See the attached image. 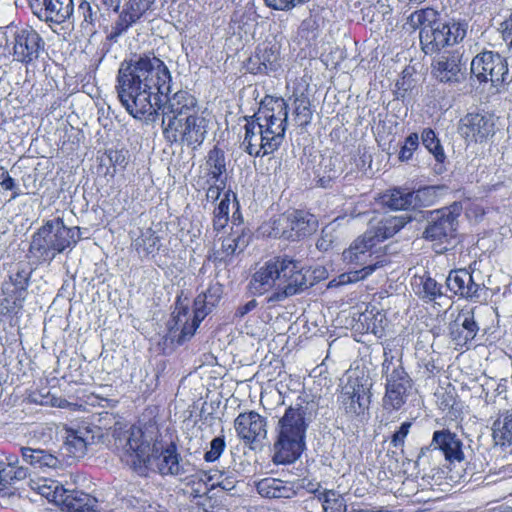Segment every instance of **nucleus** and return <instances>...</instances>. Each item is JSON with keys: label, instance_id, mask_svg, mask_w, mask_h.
I'll list each match as a JSON object with an SVG mask.
<instances>
[{"label": "nucleus", "instance_id": "nucleus-1", "mask_svg": "<svg viewBox=\"0 0 512 512\" xmlns=\"http://www.w3.org/2000/svg\"><path fill=\"white\" fill-rule=\"evenodd\" d=\"M171 74L165 63L154 54H144L120 64L116 91L122 106L135 119L150 117L162 110V127L167 120L183 118L199 111L197 99L188 91L172 96Z\"/></svg>", "mask_w": 512, "mask_h": 512}, {"label": "nucleus", "instance_id": "nucleus-2", "mask_svg": "<svg viewBox=\"0 0 512 512\" xmlns=\"http://www.w3.org/2000/svg\"><path fill=\"white\" fill-rule=\"evenodd\" d=\"M309 270L298 261L274 257L264 262L252 275L249 289L253 295L269 294L268 304L274 305L312 286Z\"/></svg>", "mask_w": 512, "mask_h": 512}, {"label": "nucleus", "instance_id": "nucleus-3", "mask_svg": "<svg viewBox=\"0 0 512 512\" xmlns=\"http://www.w3.org/2000/svg\"><path fill=\"white\" fill-rule=\"evenodd\" d=\"M288 118L284 99L266 96L260 109L247 120L242 148L250 156L264 157L272 154L282 144Z\"/></svg>", "mask_w": 512, "mask_h": 512}, {"label": "nucleus", "instance_id": "nucleus-4", "mask_svg": "<svg viewBox=\"0 0 512 512\" xmlns=\"http://www.w3.org/2000/svg\"><path fill=\"white\" fill-rule=\"evenodd\" d=\"M152 437H148L140 427L133 426L119 439L123 448V461L136 473L145 476L155 471L163 476H182L190 472V464L183 462L176 446L170 444L159 454H151Z\"/></svg>", "mask_w": 512, "mask_h": 512}, {"label": "nucleus", "instance_id": "nucleus-5", "mask_svg": "<svg viewBox=\"0 0 512 512\" xmlns=\"http://www.w3.org/2000/svg\"><path fill=\"white\" fill-rule=\"evenodd\" d=\"M310 410L308 403H297L286 409L278 422L277 439L273 445L274 463L290 464L300 457L311 419Z\"/></svg>", "mask_w": 512, "mask_h": 512}, {"label": "nucleus", "instance_id": "nucleus-6", "mask_svg": "<svg viewBox=\"0 0 512 512\" xmlns=\"http://www.w3.org/2000/svg\"><path fill=\"white\" fill-rule=\"evenodd\" d=\"M81 240L79 227H68L60 217L45 220L31 237L29 252L40 262L51 263L58 254L72 251Z\"/></svg>", "mask_w": 512, "mask_h": 512}, {"label": "nucleus", "instance_id": "nucleus-7", "mask_svg": "<svg viewBox=\"0 0 512 512\" xmlns=\"http://www.w3.org/2000/svg\"><path fill=\"white\" fill-rule=\"evenodd\" d=\"M375 245V235H372V231L368 230L343 252L342 256L345 263L363 267L341 274L338 277L336 285H345L363 280L371 275L378 267L383 266L382 261L374 263L368 261L371 257L370 251Z\"/></svg>", "mask_w": 512, "mask_h": 512}, {"label": "nucleus", "instance_id": "nucleus-8", "mask_svg": "<svg viewBox=\"0 0 512 512\" xmlns=\"http://www.w3.org/2000/svg\"><path fill=\"white\" fill-rule=\"evenodd\" d=\"M382 372L386 381L383 405L386 409L399 410L411 393L413 380L403 368L400 360L395 361L393 356L388 357L386 354Z\"/></svg>", "mask_w": 512, "mask_h": 512}, {"label": "nucleus", "instance_id": "nucleus-9", "mask_svg": "<svg viewBox=\"0 0 512 512\" xmlns=\"http://www.w3.org/2000/svg\"><path fill=\"white\" fill-rule=\"evenodd\" d=\"M163 136L170 143L181 142L189 147L200 146L207 135L208 120L199 111L183 118L167 120Z\"/></svg>", "mask_w": 512, "mask_h": 512}, {"label": "nucleus", "instance_id": "nucleus-10", "mask_svg": "<svg viewBox=\"0 0 512 512\" xmlns=\"http://www.w3.org/2000/svg\"><path fill=\"white\" fill-rule=\"evenodd\" d=\"M465 21L452 20L450 22L441 19L434 25L420 30V42L426 54L434 53L440 49L462 41L467 33Z\"/></svg>", "mask_w": 512, "mask_h": 512}, {"label": "nucleus", "instance_id": "nucleus-11", "mask_svg": "<svg viewBox=\"0 0 512 512\" xmlns=\"http://www.w3.org/2000/svg\"><path fill=\"white\" fill-rule=\"evenodd\" d=\"M470 69L478 81L491 82L494 87L506 83L509 72L506 59L493 51L477 54L471 62Z\"/></svg>", "mask_w": 512, "mask_h": 512}, {"label": "nucleus", "instance_id": "nucleus-12", "mask_svg": "<svg viewBox=\"0 0 512 512\" xmlns=\"http://www.w3.org/2000/svg\"><path fill=\"white\" fill-rule=\"evenodd\" d=\"M31 271L25 266H17L15 272L9 275V280L2 284V293L5 296L1 302L3 313L15 312L23 307L27 296Z\"/></svg>", "mask_w": 512, "mask_h": 512}, {"label": "nucleus", "instance_id": "nucleus-13", "mask_svg": "<svg viewBox=\"0 0 512 512\" xmlns=\"http://www.w3.org/2000/svg\"><path fill=\"white\" fill-rule=\"evenodd\" d=\"M11 44L14 59L26 65L37 60L45 48L43 38L31 27L16 29Z\"/></svg>", "mask_w": 512, "mask_h": 512}, {"label": "nucleus", "instance_id": "nucleus-14", "mask_svg": "<svg viewBox=\"0 0 512 512\" xmlns=\"http://www.w3.org/2000/svg\"><path fill=\"white\" fill-rule=\"evenodd\" d=\"M446 284L455 295L465 299L478 300L484 289L480 272L476 273L472 266L450 271Z\"/></svg>", "mask_w": 512, "mask_h": 512}, {"label": "nucleus", "instance_id": "nucleus-15", "mask_svg": "<svg viewBox=\"0 0 512 512\" xmlns=\"http://www.w3.org/2000/svg\"><path fill=\"white\" fill-rule=\"evenodd\" d=\"M100 428L89 423L72 425L65 430L64 449L73 458H83L95 439L99 436Z\"/></svg>", "mask_w": 512, "mask_h": 512}, {"label": "nucleus", "instance_id": "nucleus-16", "mask_svg": "<svg viewBox=\"0 0 512 512\" xmlns=\"http://www.w3.org/2000/svg\"><path fill=\"white\" fill-rule=\"evenodd\" d=\"M494 126L491 115L468 113L461 118L458 131L467 142L482 143L494 135Z\"/></svg>", "mask_w": 512, "mask_h": 512}, {"label": "nucleus", "instance_id": "nucleus-17", "mask_svg": "<svg viewBox=\"0 0 512 512\" xmlns=\"http://www.w3.org/2000/svg\"><path fill=\"white\" fill-rule=\"evenodd\" d=\"M458 214L450 208H444L434 212L424 231V237L440 243L448 242L455 237Z\"/></svg>", "mask_w": 512, "mask_h": 512}, {"label": "nucleus", "instance_id": "nucleus-18", "mask_svg": "<svg viewBox=\"0 0 512 512\" xmlns=\"http://www.w3.org/2000/svg\"><path fill=\"white\" fill-rule=\"evenodd\" d=\"M30 6L41 21L57 25L69 20L74 11L73 0H31Z\"/></svg>", "mask_w": 512, "mask_h": 512}, {"label": "nucleus", "instance_id": "nucleus-19", "mask_svg": "<svg viewBox=\"0 0 512 512\" xmlns=\"http://www.w3.org/2000/svg\"><path fill=\"white\" fill-rule=\"evenodd\" d=\"M267 420L255 411L240 413L234 420L237 436L245 443L259 442L267 436Z\"/></svg>", "mask_w": 512, "mask_h": 512}, {"label": "nucleus", "instance_id": "nucleus-20", "mask_svg": "<svg viewBox=\"0 0 512 512\" xmlns=\"http://www.w3.org/2000/svg\"><path fill=\"white\" fill-rule=\"evenodd\" d=\"M479 325L475 321L473 309H462L450 326V337L456 349H462L475 338Z\"/></svg>", "mask_w": 512, "mask_h": 512}, {"label": "nucleus", "instance_id": "nucleus-21", "mask_svg": "<svg viewBox=\"0 0 512 512\" xmlns=\"http://www.w3.org/2000/svg\"><path fill=\"white\" fill-rule=\"evenodd\" d=\"M433 447L441 452L449 463H461L465 460L462 439L449 429L436 430L433 433Z\"/></svg>", "mask_w": 512, "mask_h": 512}, {"label": "nucleus", "instance_id": "nucleus-22", "mask_svg": "<svg viewBox=\"0 0 512 512\" xmlns=\"http://www.w3.org/2000/svg\"><path fill=\"white\" fill-rule=\"evenodd\" d=\"M341 402L347 413L360 415L368 408L370 396L362 384L349 382L343 388Z\"/></svg>", "mask_w": 512, "mask_h": 512}, {"label": "nucleus", "instance_id": "nucleus-23", "mask_svg": "<svg viewBox=\"0 0 512 512\" xmlns=\"http://www.w3.org/2000/svg\"><path fill=\"white\" fill-rule=\"evenodd\" d=\"M60 504L67 512H98L97 499L80 490H59Z\"/></svg>", "mask_w": 512, "mask_h": 512}, {"label": "nucleus", "instance_id": "nucleus-24", "mask_svg": "<svg viewBox=\"0 0 512 512\" xmlns=\"http://www.w3.org/2000/svg\"><path fill=\"white\" fill-rule=\"evenodd\" d=\"M435 76L441 82L458 83L464 78L459 55L442 56L434 66Z\"/></svg>", "mask_w": 512, "mask_h": 512}, {"label": "nucleus", "instance_id": "nucleus-25", "mask_svg": "<svg viewBox=\"0 0 512 512\" xmlns=\"http://www.w3.org/2000/svg\"><path fill=\"white\" fill-rule=\"evenodd\" d=\"M155 0H129L126 9L120 14L115 26V33L121 34L126 31L133 23L151 9Z\"/></svg>", "mask_w": 512, "mask_h": 512}, {"label": "nucleus", "instance_id": "nucleus-26", "mask_svg": "<svg viewBox=\"0 0 512 512\" xmlns=\"http://www.w3.org/2000/svg\"><path fill=\"white\" fill-rule=\"evenodd\" d=\"M282 223H291L292 232H295V240L316 231L318 221L316 217L302 210H295L282 214Z\"/></svg>", "mask_w": 512, "mask_h": 512}, {"label": "nucleus", "instance_id": "nucleus-27", "mask_svg": "<svg viewBox=\"0 0 512 512\" xmlns=\"http://www.w3.org/2000/svg\"><path fill=\"white\" fill-rule=\"evenodd\" d=\"M294 485L276 478H264L256 483L257 492L269 499H289L295 496Z\"/></svg>", "mask_w": 512, "mask_h": 512}, {"label": "nucleus", "instance_id": "nucleus-28", "mask_svg": "<svg viewBox=\"0 0 512 512\" xmlns=\"http://www.w3.org/2000/svg\"><path fill=\"white\" fill-rule=\"evenodd\" d=\"M223 293L222 285L218 282L209 285L203 293L199 294L195 301V317L203 320L205 316L215 307Z\"/></svg>", "mask_w": 512, "mask_h": 512}, {"label": "nucleus", "instance_id": "nucleus-29", "mask_svg": "<svg viewBox=\"0 0 512 512\" xmlns=\"http://www.w3.org/2000/svg\"><path fill=\"white\" fill-rule=\"evenodd\" d=\"M23 460L37 469H56L61 466V461L51 452L31 447H22Z\"/></svg>", "mask_w": 512, "mask_h": 512}, {"label": "nucleus", "instance_id": "nucleus-30", "mask_svg": "<svg viewBox=\"0 0 512 512\" xmlns=\"http://www.w3.org/2000/svg\"><path fill=\"white\" fill-rule=\"evenodd\" d=\"M251 239V235L248 232L242 230L239 232H234L228 237L224 238L221 245V260H228L232 258L234 255L239 254L244 251V249L248 246Z\"/></svg>", "mask_w": 512, "mask_h": 512}, {"label": "nucleus", "instance_id": "nucleus-31", "mask_svg": "<svg viewBox=\"0 0 512 512\" xmlns=\"http://www.w3.org/2000/svg\"><path fill=\"white\" fill-rule=\"evenodd\" d=\"M160 237L151 228L141 230L140 235L133 239L132 247L140 256L154 255L160 249Z\"/></svg>", "mask_w": 512, "mask_h": 512}, {"label": "nucleus", "instance_id": "nucleus-32", "mask_svg": "<svg viewBox=\"0 0 512 512\" xmlns=\"http://www.w3.org/2000/svg\"><path fill=\"white\" fill-rule=\"evenodd\" d=\"M256 57L259 61V70L261 72H273L279 66V47L275 43H263L258 46Z\"/></svg>", "mask_w": 512, "mask_h": 512}, {"label": "nucleus", "instance_id": "nucleus-33", "mask_svg": "<svg viewBox=\"0 0 512 512\" xmlns=\"http://www.w3.org/2000/svg\"><path fill=\"white\" fill-rule=\"evenodd\" d=\"M119 509L125 510V512H153V507L149 504L148 499L145 497V494L140 491H131L121 499H119ZM118 510V508H116ZM157 512H167L165 510H160Z\"/></svg>", "mask_w": 512, "mask_h": 512}, {"label": "nucleus", "instance_id": "nucleus-34", "mask_svg": "<svg viewBox=\"0 0 512 512\" xmlns=\"http://www.w3.org/2000/svg\"><path fill=\"white\" fill-rule=\"evenodd\" d=\"M493 438L497 444L512 446V412L505 411L493 423Z\"/></svg>", "mask_w": 512, "mask_h": 512}, {"label": "nucleus", "instance_id": "nucleus-35", "mask_svg": "<svg viewBox=\"0 0 512 512\" xmlns=\"http://www.w3.org/2000/svg\"><path fill=\"white\" fill-rule=\"evenodd\" d=\"M381 202L392 210H407L412 207V193L406 189H390L382 194Z\"/></svg>", "mask_w": 512, "mask_h": 512}, {"label": "nucleus", "instance_id": "nucleus-36", "mask_svg": "<svg viewBox=\"0 0 512 512\" xmlns=\"http://www.w3.org/2000/svg\"><path fill=\"white\" fill-rule=\"evenodd\" d=\"M206 165L208 167L209 176L218 182L222 179V175L226 172L225 153L218 147H214L207 155Z\"/></svg>", "mask_w": 512, "mask_h": 512}, {"label": "nucleus", "instance_id": "nucleus-37", "mask_svg": "<svg viewBox=\"0 0 512 512\" xmlns=\"http://www.w3.org/2000/svg\"><path fill=\"white\" fill-rule=\"evenodd\" d=\"M323 512H345L347 510L343 497L334 490H324L316 499Z\"/></svg>", "mask_w": 512, "mask_h": 512}, {"label": "nucleus", "instance_id": "nucleus-38", "mask_svg": "<svg viewBox=\"0 0 512 512\" xmlns=\"http://www.w3.org/2000/svg\"><path fill=\"white\" fill-rule=\"evenodd\" d=\"M439 12L433 8H424L413 12L409 17L407 23L413 29L427 28L434 26L439 20Z\"/></svg>", "mask_w": 512, "mask_h": 512}, {"label": "nucleus", "instance_id": "nucleus-39", "mask_svg": "<svg viewBox=\"0 0 512 512\" xmlns=\"http://www.w3.org/2000/svg\"><path fill=\"white\" fill-rule=\"evenodd\" d=\"M17 461L16 457H9L2 478H0V490L11 485L14 481L24 480L28 476L27 468L14 465Z\"/></svg>", "mask_w": 512, "mask_h": 512}, {"label": "nucleus", "instance_id": "nucleus-40", "mask_svg": "<svg viewBox=\"0 0 512 512\" xmlns=\"http://www.w3.org/2000/svg\"><path fill=\"white\" fill-rule=\"evenodd\" d=\"M404 226V223L397 218H387L380 221L375 230L372 231V235H375V244L379 241H383L387 238L394 236Z\"/></svg>", "mask_w": 512, "mask_h": 512}, {"label": "nucleus", "instance_id": "nucleus-41", "mask_svg": "<svg viewBox=\"0 0 512 512\" xmlns=\"http://www.w3.org/2000/svg\"><path fill=\"white\" fill-rule=\"evenodd\" d=\"M294 104V115L296 123L302 127L307 126L311 122L313 116L310 100L307 97L301 95L295 99Z\"/></svg>", "mask_w": 512, "mask_h": 512}, {"label": "nucleus", "instance_id": "nucleus-42", "mask_svg": "<svg viewBox=\"0 0 512 512\" xmlns=\"http://www.w3.org/2000/svg\"><path fill=\"white\" fill-rule=\"evenodd\" d=\"M422 143L426 149L433 154L437 162H443L445 154L439 139L432 129H424L421 135Z\"/></svg>", "mask_w": 512, "mask_h": 512}, {"label": "nucleus", "instance_id": "nucleus-43", "mask_svg": "<svg viewBox=\"0 0 512 512\" xmlns=\"http://www.w3.org/2000/svg\"><path fill=\"white\" fill-rule=\"evenodd\" d=\"M416 294L424 301L431 302L442 295L441 286L431 277L421 278Z\"/></svg>", "mask_w": 512, "mask_h": 512}, {"label": "nucleus", "instance_id": "nucleus-44", "mask_svg": "<svg viewBox=\"0 0 512 512\" xmlns=\"http://www.w3.org/2000/svg\"><path fill=\"white\" fill-rule=\"evenodd\" d=\"M230 191L224 194V198L221 199L218 207L214 210L213 227L219 231L228 223L229 220V207H230Z\"/></svg>", "mask_w": 512, "mask_h": 512}, {"label": "nucleus", "instance_id": "nucleus-45", "mask_svg": "<svg viewBox=\"0 0 512 512\" xmlns=\"http://www.w3.org/2000/svg\"><path fill=\"white\" fill-rule=\"evenodd\" d=\"M291 485L295 486V496H304V492L313 494L314 496L312 497V502H316V499L319 496V494L323 493V491H320L321 485L319 482H315L307 478L291 482Z\"/></svg>", "mask_w": 512, "mask_h": 512}, {"label": "nucleus", "instance_id": "nucleus-46", "mask_svg": "<svg viewBox=\"0 0 512 512\" xmlns=\"http://www.w3.org/2000/svg\"><path fill=\"white\" fill-rule=\"evenodd\" d=\"M226 447L224 436H218L212 439L209 449L204 454L206 462H215L220 458Z\"/></svg>", "mask_w": 512, "mask_h": 512}, {"label": "nucleus", "instance_id": "nucleus-47", "mask_svg": "<svg viewBox=\"0 0 512 512\" xmlns=\"http://www.w3.org/2000/svg\"><path fill=\"white\" fill-rule=\"evenodd\" d=\"M98 10L94 9L91 3L87 0H82L78 6V13L83 18V23L87 26H94L98 20Z\"/></svg>", "mask_w": 512, "mask_h": 512}, {"label": "nucleus", "instance_id": "nucleus-48", "mask_svg": "<svg viewBox=\"0 0 512 512\" xmlns=\"http://www.w3.org/2000/svg\"><path fill=\"white\" fill-rule=\"evenodd\" d=\"M292 224L282 223V215L273 221L271 234L277 238L295 240V232H292Z\"/></svg>", "mask_w": 512, "mask_h": 512}, {"label": "nucleus", "instance_id": "nucleus-49", "mask_svg": "<svg viewBox=\"0 0 512 512\" xmlns=\"http://www.w3.org/2000/svg\"><path fill=\"white\" fill-rule=\"evenodd\" d=\"M412 193V207L430 206L434 201V190L431 187H425Z\"/></svg>", "mask_w": 512, "mask_h": 512}, {"label": "nucleus", "instance_id": "nucleus-50", "mask_svg": "<svg viewBox=\"0 0 512 512\" xmlns=\"http://www.w3.org/2000/svg\"><path fill=\"white\" fill-rule=\"evenodd\" d=\"M419 146V136L417 133H411L404 142L399 152V159L401 161H408L412 158L414 151Z\"/></svg>", "mask_w": 512, "mask_h": 512}, {"label": "nucleus", "instance_id": "nucleus-51", "mask_svg": "<svg viewBox=\"0 0 512 512\" xmlns=\"http://www.w3.org/2000/svg\"><path fill=\"white\" fill-rule=\"evenodd\" d=\"M412 427V422L406 421L401 424L399 429L394 432V434L391 437L390 444L398 449H401V452L404 451V445H405V439L407 438L408 434L410 433V429Z\"/></svg>", "mask_w": 512, "mask_h": 512}, {"label": "nucleus", "instance_id": "nucleus-52", "mask_svg": "<svg viewBox=\"0 0 512 512\" xmlns=\"http://www.w3.org/2000/svg\"><path fill=\"white\" fill-rule=\"evenodd\" d=\"M31 488L34 490H37V492L40 495L46 497L48 500L53 501L57 504H60L61 493H56V492H60L59 490H64V488L62 486L55 485L54 489H52L51 485H46V484L40 485L38 483H35V486L32 485Z\"/></svg>", "mask_w": 512, "mask_h": 512}, {"label": "nucleus", "instance_id": "nucleus-53", "mask_svg": "<svg viewBox=\"0 0 512 512\" xmlns=\"http://www.w3.org/2000/svg\"><path fill=\"white\" fill-rule=\"evenodd\" d=\"M0 185L5 190H9V191L13 192L11 199H16L17 197L24 194V192H22L19 189V187L16 185L15 180L9 175V173L2 166H0Z\"/></svg>", "mask_w": 512, "mask_h": 512}, {"label": "nucleus", "instance_id": "nucleus-54", "mask_svg": "<svg viewBox=\"0 0 512 512\" xmlns=\"http://www.w3.org/2000/svg\"><path fill=\"white\" fill-rule=\"evenodd\" d=\"M196 477L203 482L209 489H214L219 484V480L223 477V473L219 470L198 471Z\"/></svg>", "mask_w": 512, "mask_h": 512}, {"label": "nucleus", "instance_id": "nucleus-55", "mask_svg": "<svg viewBox=\"0 0 512 512\" xmlns=\"http://www.w3.org/2000/svg\"><path fill=\"white\" fill-rule=\"evenodd\" d=\"M437 452V448L433 447V439L431 440L428 446L422 447L415 461L416 466L420 467L431 465V459L433 457V453Z\"/></svg>", "mask_w": 512, "mask_h": 512}, {"label": "nucleus", "instance_id": "nucleus-56", "mask_svg": "<svg viewBox=\"0 0 512 512\" xmlns=\"http://www.w3.org/2000/svg\"><path fill=\"white\" fill-rule=\"evenodd\" d=\"M225 188V181L219 180L216 182L214 180V183L209 186L206 192V198L209 201L215 202L219 199L222 190Z\"/></svg>", "mask_w": 512, "mask_h": 512}, {"label": "nucleus", "instance_id": "nucleus-57", "mask_svg": "<svg viewBox=\"0 0 512 512\" xmlns=\"http://www.w3.org/2000/svg\"><path fill=\"white\" fill-rule=\"evenodd\" d=\"M108 157L114 166L125 168L127 165L126 153L122 150H109Z\"/></svg>", "mask_w": 512, "mask_h": 512}, {"label": "nucleus", "instance_id": "nucleus-58", "mask_svg": "<svg viewBox=\"0 0 512 512\" xmlns=\"http://www.w3.org/2000/svg\"><path fill=\"white\" fill-rule=\"evenodd\" d=\"M202 320H198L195 316L193 318V321L191 324H185L181 330V334H180V337H179V340L180 341H186L188 340L189 338H191L197 327L199 326V323L201 322Z\"/></svg>", "mask_w": 512, "mask_h": 512}, {"label": "nucleus", "instance_id": "nucleus-59", "mask_svg": "<svg viewBox=\"0 0 512 512\" xmlns=\"http://www.w3.org/2000/svg\"><path fill=\"white\" fill-rule=\"evenodd\" d=\"M98 10L109 12L110 10L117 11L120 6V0H93Z\"/></svg>", "mask_w": 512, "mask_h": 512}, {"label": "nucleus", "instance_id": "nucleus-60", "mask_svg": "<svg viewBox=\"0 0 512 512\" xmlns=\"http://www.w3.org/2000/svg\"><path fill=\"white\" fill-rule=\"evenodd\" d=\"M503 38L509 41V47L512 49V13L510 16L501 24Z\"/></svg>", "mask_w": 512, "mask_h": 512}, {"label": "nucleus", "instance_id": "nucleus-61", "mask_svg": "<svg viewBox=\"0 0 512 512\" xmlns=\"http://www.w3.org/2000/svg\"><path fill=\"white\" fill-rule=\"evenodd\" d=\"M337 177V172L334 168H330L327 175L320 176L318 179L319 186L323 188H327L330 186L332 180H334Z\"/></svg>", "mask_w": 512, "mask_h": 512}, {"label": "nucleus", "instance_id": "nucleus-62", "mask_svg": "<svg viewBox=\"0 0 512 512\" xmlns=\"http://www.w3.org/2000/svg\"><path fill=\"white\" fill-rule=\"evenodd\" d=\"M257 306L256 300H250L245 305L238 307L236 311V316L238 317H244L246 314H248L250 311L255 309Z\"/></svg>", "mask_w": 512, "mask_h": 512}, {"label": "nucleus", "instance_id": "nucleus-63", "mask_svg": "<svg viewBox=\"0 0 512 512\" xmlns=\"http://www.w3.org/2000/svg\"><path fill=\"white\" fill-rule=\"evenodd\" d=\"M235 480L229 478V477H222L220 480H219V484L217 485V487H220L221 489L225 490V491H231L235 488Z\"/></svg>", "mask_w": 512, "mask_h": 512}, {"label": "nucleus", "instance_id": "nucleus-64", "mask_svg": "<svg viewBox=\"0 0 512 512\" xmlns=\"http://www.w3.org/2000/svg\"><path fill=\"white\" fill-rule=\"evenodd\" d=\"M8 460L9 457L5 456L3 452H0V478H2Z\"/></svg>", "mask_w": 512, "mask_h": 512}]
</instances>
